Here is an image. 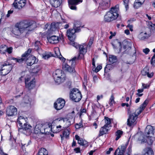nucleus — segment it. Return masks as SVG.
<instances>
[{
  "label": "nucleus",
  "mask_w": 155,
  "mask_h": 155,
  "mask_svg": "<svg viewBox=\"0 0 155 155\" xmlns=\"http://www.w3.org/2000/svg\"><path fill=\"white\" fill-rule=\"evenodd\" d=\"M36 27L35 21L32 20H24L16 24L12 33L19 35L25 31H31Z\"/></svg>",
  "instance_id": "1"
},
{
  "label": "nucleus",
  "mask_w": 155,
  "mask_h": 155,
  "mask_svg": "<svg viewBox=\"0 0 155 155\" xmlns=\"http://www.w3.org/2000/svg\"><path fill=\"white\" fill-rule=\"evenodd\" d=\"M149 100H146L140 106V107L137 109L135 111H130L128 110V113L129 116L127 120V125L129 127L131 126L134 124L136 123V120L138 115L144 110L149 102Z\"/></svg>",
  "instance_id": "2"
},
{
  "label": "nucleus",
  "mask_w": 155,
  "mask_h": 155,
  "mask_svg": "<svg viewBox=\"0 0 155 155\" xmlns=\"http://www.w3.org/2000/svg\"><path fill=\"white\" fill-rule=\"evenodd\" d=\"M118 11L119 8L117 6L112 7L105 15L104 18V21L110 22L116 19L119 16Z\"/></svg>",
  "instance_id": "3"
},
{
  "label": "nucleus",
  "mask_w": 155,
  "mask_h": 155,
  "mask_svg": "<svg viewBox=\"0 0 155 155\" xmlns=\"http://www.w3.org/2000/svg\"><path fill=\"white\" fill-rule=\"evenodd\" d=\"M80 27L81 25L80 22L77 21L74 24L73 29H69L67 31V35L70 41V42L74 41H73L76 37L74 34L76 32H78L80 31Z\"/></svg>",
  "instance_id": "4"
},
{
  "label": "nucleus",
  "mask_w": 155,
  "mask_h": 155,
  "mask_svg": "<svg viewBox=\"0 0 155 155\" xmlns=\"http://www.w3.org/2000/svg\"><path fill=\"white\" fill-rule=\"evenodd\" d=\"M55 54H52L50 52H47L45 51H43L42 53H39L42 57L44 59H47L51 56H54L55 57L58 58L60 59L61 60L63 61H64L65 59L61 55L59 51V48H56L54 50Z\"/></svg>",
  "instance_id": "5"
},
{
  "label": "nucleus",
  "mask_w": 155,
  "mask_h": 155,
  "mask_svg": "<svg viewBox=\"0 0 155 155\" xmlns=\"http://www.w3.org/2000/svg\"><path fill=\"white\" fill-rule=\"evenodd\" d=\"M53 76L56 83L59 84L64 81L65 79V75L61 70L58 69L53 73Z\"/></svg>",
  "instance_id": "6"
},
{
  "label": "nucleus",
  "mask_w": 155,
  "mask_h": 155,
  "mask_svg": "<svg viewBox=\"0 0 155 155\" xmlns=\"http://www.w3.org/2000/svg\"><path fill=\"white\" fill-rule=\"evenodd\" d=\"M70 44L76 48H79V54L78 57L79 58H83L84 57V55L87 52V44L84 43L81 45H79L74 41L70 42Z\"/></svg>",
  "instance_id": "7"
},
{
  "label": "nucleus",
  "mask_w": 155,
  "mask_h": 155,
  "mask_svg": "<svg viewBox=\"0 0 155 155\" xmlns=\"http://www.w3.org/2000/svg\"><path fill=\"white\" fill-rule=\"evenodd\" d=\"M12 65L8 62H5L0 64V73L1 75H5L8 74L12 69Z\"/></svg>",
  "instance_id": "8"
},
{
  "label": "nucleus",
  "mask_w": 155,
  "mask_h": 155,
  "mask_svg": "<svg viewBox=\"0 0 155 155\" xmlns=\"http://www.w3.org/2000/svg\"><path fill=\"white\" fill-rule=\"evenodd\" d=\"M74 113V111L73 110L67 115V117H60L56 119L55 120L58 121L62 120L64 122H66L67 127H69L71 124V122H73L74 121L73 118L75 115Z\"/></svg>",
  "instance_id": "9"
},
{
  "label": "nucleus",
  "mask_w": 155,
  "mask_h": 155,
  "mask_svg": "<svg viewBox=\"0 0 155 155\" xmlns=\"http://www.w3.org/2000/svg\"><path fill=\"white\" fill-rule=\"evenodd\" d=\"M70 98L75 102L79 101L82 98L81 92L76 88H74L70 94Z\"/></svg>",
  "instance_id": "10"
},
{
  "label": "nucleus",
  "mask_w": 155,
  "mask_h": 155,
  "mask_svg": "<svg viewBox=\"0 0 155 155\" xmlns=\"http://www.w3.org/2000/svg\"><path fill=\"white\" fill-rule=\"evenodd\" d=\"M31 50L30 49H29L24 54H22L21 58H11V60H15L16 62L19 63H21L23 62L26 61L27 60V57H28L31 53Z\"/></svg>",
  "instance_id": "11"
},
{
  "label": "nucleus",
  "mask_w": 155,
  "mask_h": 155,
  "mask_svg": "<svg viewBox=\"0 0 155 155\" xmlns=\"http://www.w3.org/2000/svg\"><path fill=\"white\" fill-rule=\"evenodd\" d=\"M120 48L119 49V51L118 52V53L122 51V49H123V52L126 51L125 49H130L131 48L132 45L131 43L127 41H123L121 44L120 42H118Z\"/></svg>",
  "instance_id": "12"
},
{
  "label": "nucleus",
  "mask_w": 155,
  "mask_h": 155,
  "mask_svg": "<svg viewBox=\"0 0 155 155\" xmlns=\"http://www.w3.org/2000/svg\"><path fill=\"white\" fill-rule=\"evenodd\" d=\"M65 104V101L61 98H58L54 104V107L57 110H60L62 109Z\"/></svg>",
  "instance_id": "13"
},
{
  "label": "nucleus",
  "mask_w": 155,
  "mask_h": 155,
  "mask_svg": "<svg viewBox=\"0 0 155 155\" xmlns=\"http://www.w3.org/2000/svg\"><path fill=\"white\" fill-rule=\"evenodd\" d=\"M75 64V63L74 62L71 63L72 67H71L68 64L64 63L62 65V69L65 71L68 72L70 73H74L75 72L74 67Z\"/></svg>",
  "instance_id": "14"
},
{
  "label": "nucleus",
  "mask_w": 155,
  "mask_h": 155,
  "mask_svg": "<svg viewBox=\"0 0 155 155\" xmlns=\"http://www.w3.org/2000/svg\"><path fill=\"white\" fill-rule=\"evenodd\" d=\"M26 0H15L13 5L15 8L21 9L25 5Z\"/></svg>",
  "instance_id": "15"
},
{
  "label": "nucleus",
  "mask_w": 155,
  "mask_h": 155,
  "mask_svg": "<svg viewBox=\"0 0 155 155\" xmlns=\"http://www.w3.org/2000/svg\"><path fill=\"white\" fill-rule=\"evenodd\" d=\"M6 113L9 116L15 115L17 113V109L14 106H9L6 109Z\"/></svg>",
  "instance_id": "16"
},
{
  "label": "nucleus",
  "mask_w": 155,
  "mask_h": 155,
  "mask_svg": "<svg viewBox=\"0 0 155 155\" xmlns=\"http://www.w3.org/2000/svg\"><path fill=\"white\" fill-rule=\"evenodd\" d=\"M82 2V1L81 0H68L69 7L71 10H76L77 7L76 5Z\"/></svg>",
  "instance_id": "17"
},
{
  "label": "nucleus",
  "mask_w": 155,
  "mask_h": 155,
  "mask_svg": "<svg viewBox=\"0 0 155 155\" xmlns=\"http://www.w3.org/2000/svg\"><path fill=\"white\" fill-rule=\"evenodd\" d=\"M154 127L151 126H147L145 129V135L147 137H151L154 134Z\"/></svg>",
  "instance_id": "18"
},
{
  "label": "nucleus",
  "mask_w": 155,
  "mask_h": 155,
  "mask_svg": "<svg viewBox=\"0 0 155 155\" xmlns=\"http://www.w3.org/2000/svg\"><path fill=\"white\" fill-rule=\"evenodd\" d=\"M30 77L28 76L27 78H25V83L26 88L29 89H31L35 87V81L32 80L29 82L30 80Z\"/></svg>",
  "instance_id": "19"
},
{
  "label": "nucleus",
  "mask_w": 155,
  "mask_h": 155,
  "mask_svg": "<svg viewBox=\"0 0 155 155\" xmlns=\"http://www.w3.org/2000/svg\"><path fill=\"white\" fill-rule=\"evenodd\" d=\"M110 5V0H101L99 4V7L103 9H106Z\"/></svg>",
  "instance_id": "20"
},
{
  "label": "nucleus",
  "mask_w": 155,
  "mask_h": 155,
  "mask_svg": "<svg viewBox=\"0 0 155 155\" xmlns=\"http://www.w3.org/2000/svg\"><path fill=\"white\" fill-rule=\"evenodd\" d=\"M127 147L126 145H122L120 148L119 147L116 150L114 155H123L125 153Z\"/></svg>",
  "instance_id": "21"
},
{
  "label": "nucleus",
  "mask_w": 155,
  "mask_h": 155,
  "mask_svg": "<svg viewBox=\"0 0 155 155\" xmlns=\"http://www.w3.org/2000/svg\"><path fill=\"white\" fill-rule=\"evenodd\" d=\"M75 139L78 140V143L81 145H82L85 147L88 146L87 142L85 140H83L82 139L80 138L77 135H76L75 136Z\"/></svg>",
  "instance_id": "22"
},
{
  "label": "nucleus",
  "mask_w": 155,
  "mask_h": 155,
  "mask_svg": "<svg viewBox=\"0 0 155 155\" xmlns=\"http://www.w3.org/2000/svg\"><path fill=\"white\" fill-rule=\"evenodd\" d=\"M47 39L48 41L52 44H56L59 41V38L58 36L55 35H53L51 37H48Z\"/></svg>",
  "instance_id": "23"
},
{
  "label": "nucleus",
  "mask_w": 155,
  "mask_h": 155,
  "mask_svg": "<svg viewBox=\"0 0 155 155\" xmlns=\"http://www.w3.org/2000/svg\"><path fill=\"white\" fill-rule=\"evenodd\" d=\"M141 74L143 76L147 75L149 78H151L153 75V73H151L150 74L149 73V69L148 67H146L141 71Z\"/></svg>",
  "instance_id": "24"
},
{
  "label": "nucleus",
  "mask_w": 155,
  "mask_h": 155,
  "mask_svg": "<svg viewBox=\"0 0 155 155\" xmlns=\"http://www.w3.org/2000/svg\"><path fill=\"white\" fill-rule=\"evenodd\" d=\"M52 6L55 8L60 6L62 2V0H49Z\"/></svg>",
  "instance_id": "25"
},
{
  "label": "nucleus",
  "mask_w": 155,
  "mask_h": 155,
  "mask_svg": "<svg viewBox=\"0 0 155 155\" xmlns=\"http://www.w3.org/2000/svg\"><path fill=\"white\" fill-rule=\"evenodd\" d=\"M28 119L26 117L25 118L22 116H19L17 120V121L19 125L21 127L23 125L27 123Z\"/></svg>",
  "instance_id": "26"
},
{
  "label": "nucleus",
  "mask_w": 155,
  "mask_h": 155,
  "mask_svg": "<svg viewBox=\"0 0 155 155\" xmlns=\"http://www.w3.org/2000/svg\"><path fill=\"white\" fill-rule=\"evenodd\" d=\"M21 127L24 130L26 131L28 134H30L32 132L31 130L32 127L27 123L23 125Z\"/></svg>",
  "instance_id": "27"
},
{
  "label": "nucleus",
  "mask_w": 155,
  "mask_h": 155,
  "mask_svg": "<svg viewBox=\"0 0 155 155\" xmlns=\"http://www.w3.org/2000/svg\"><path fill=\"white\" fill-rule=\"evenodd\" d=\"M61 126L59 125L58 126H57L56 127V129L55 130H54V128L52 129L51 127L50 128V126H49L48 128H46L45 129V132H48L47 130L49 129V132L51 131V132H53L54 133H57L61 131Z\"/></svg>",
  "instance_id": "28"
},
{
  "label": "nucleus",
  "mask_w": 155,
  "mask_h": 155,
  "mask_svg": "<svg viewBox=\"0 0 155 155\" xmlns=\"http://www.w3.org/2000/svg\"><path fill=\"white\" fill-rule=\"evenodd\" d=\"M149 37L148 34L146 32H140L138 36V38L140 40H144L148 39Z\"/></svg>",
  "instance_id": "29"
},
{
  "label": "nucleus",
  "mask_w": 155,
  "mask_h": 155,
  "mask_svg": "<svg viewBox=\"0 0 155 155\" xmlns=\"http://www.w3.org/2000/svg\"><path fill=\"white\" fill-rule=\"evenodd\" d=\"M109 128L106 126H105L104 125L100 129L99 136H101L106 134Z\"/></svg>",
  "instance_id": "30"
},
{
  "label": "nucleus",
  "mask_w": 155,
  "mask_h": 155,
  "mask_svg": "<svg viewBox=\"0 0 155 155\" xmlns=\"http://www.w3.org/2000/svg\"><path fill=\"white\" fill-rule=\"evenodd\" d=\"M144 153L143 155H153L154 153L153 150L150 147H147L144 150Z\"/></svg>",
  "instance_id": "31"
},
{
  "label": "nucleus",
  "mask_w": 155,
  "mask_h": 155,
  "mask_svg": "<svg viewBox=\"0 0 155 155\" xmlns=\"http://www.w3.org/2000/svg\"><path fill=\"white\" fill-rule=\"evenodd\" d=\"M35 57L31 56L29 57V58H27V64L29 66H31L35 63Z\"/></svg>",
  "instance_id": "32"
},
{
  "label": "nucleus",
  "mask_w": 155,
  "mask_h": 155,
  "mask_svg": "<svg viewBox=\"0 0 155 155\" xmlns=\"http://www.w3.org/2000/svg\"><path fill=\"white\" fill-rule=\"evenodd\" d=\"M41 125L40 124L36 125L34 130V133L35 134H38L39 133H42V132L41 131Z\"/></svg>",
  "instance_id": "33"
},
{
  "label": "nucleus",
  "mask_w": 155,
  "mask_h": 155,
  "mask_svg": "<svg viewBox=\"0 0 155 155\" xmlns=\"http://www.w3.org/2000/svg\"><path fill=\"white\" fill-rule=\"evenodd\" d=\"M69 134V131L68 130H65L63 132L62 134L60 135L61 140H63L64 137L66 138L68 137Z\"/></svg>",
  "instance_id": "34"
},
{
  "label": "nucleus",
  "mask_w": 155,
  "mask_h": 155,
  "mask_svg": "<svg viewBox=\"0 0 155 155\" xmlns=\"http://www.w3.org/2000/svg\"><path fill=\"white\" fill-rule=\"evenodd\" d=\"M48 151L44 148H41L39 150L37 155H48Z\"/></svg>",
  "instance_id": "35"
},
{
  "label": "nucleus",
  "mask_w": 155,
  "mask_h": 155,
  "mask_svg": "<svg viewBox=\"0 0 155 155\" xmlns=\"http://www.w3.org/2000/svg\"><path fill=\"white\" fill-rule=\"evenodd\" d=\"M117 61V58L116 56L113 55L110 56L109 58V61L110 64H113L116 62Z\"/></svg>",
  "instance_id": "36"
},
{
  "label": "nucleus",
  "mask_w": 155,
  "mask_h": 155,
  "mask_svg": "<svg viewBox=\"0 0 155 155\" xmlns=\"http://www.w3.org/2000/svg\"><path fill=\"white\" fill-rule=\"evenodd\" d=\"M31 101V99L28 95H26L24 97L23 102L25 104H29Z\"/></svg>",
  "instance_id": "37"
},
{
  "label": "nucleus",
  "mask_w": 155,
  "mask_h": 155,
  "mask_svg": "<svg viewBox=\"0 0 155 155\" xmlns=\"http://www.w3.org/2000/svg\"><path fill=\"white\" fill-rule=\"evenodd\" d=\"M104 121L105 123V126H106L109 127L110 126L111 121L110 118L107 117H105Z\"/></svg>",
  "instance_id": "38"
},
{
  "label": "nucleus",
  "mask_w": 155,
  "mask_h": 155,
  "mask_svg": "<svg viewBox=\"0 0 155 155\" xmlns=\"http://www.w3.org/2000/svg\"><path fill=\"white\" fill-rule=\"evenodd\" d=\"M7 47L5 45H2L0 47V52L5 54L6 51Z\"/></svg>",
  "instance_id": "39"
},
{
  "label": "nucleus",
  "mask_w": 155,
  "mask_h": 155,
  "mask_svg": "<svg viewBox=\"0 0 155 155\" xmlns=\"http://www.w3.org/2000/svg\"><path fill=\"white\" fill-rule=\"evenodd\" d=\"M113 66L111 64H107L106 66L104 69L105 72H108L109 71L112 69Z\"/></svg>",
  "instance_id": "40"
},
{
  "label": "nucleus",
  "mask_w": 155,
  "mask_h": 155,
  "mask_svg": "<svg viewBox=\"0 0 155 155\" xmlns=\"http://www.w3.org/2000/svg\"><path fill=\"white\" fill-rule=\"evenodd\" d=\"M122 133L123 132L122 131L120 130H117L116 133V136L117 137L115 139L116 140H118L120 138Z\"/></svg>",
  "instance_id": "41"
},
{
  "label": "nucleus",
  "mask_w": 155,
  "mask_h": 155,
  "mask_svg": "<svg viewBox=\"0 0 155 155\" xmlns=\"http://www.w3.org/2000/svg\"><path fill=\"white\" fill-rule=\"evenodd\" d=\"M41 45L40 41H36L34 44L35 49L36 50H39L40 48Z\"/></svg>",
  "instance_id": "42"
},
{
  "label": "nucleus",
  "mask_w": 155,
  "mask_h": 155,
  "mask_svg": "<svg viewBox=\"0 0 155 155\" xmlns=\"http://www.w3.org/2000/svg\"><path fill=\"white\" fill-rule=\"evenodd\" d=\"M142 4H143L140 3V2H136V0H135L134 4V7L135 8L137 9L140 7Z\"/></svg>",
  "instance_id": "43"
},
{
  "label": "nucleus",
  "mask_w": 155,
  "mask_h": 155,
  "mask_svg": "<svg viewBox=\"0 0 155 155\" xmlns=\"http://www.w3.org/2000/svg\"><path fill=\"white\" fill-rule=\"evenodd\" d=\"M153 51L155 52V54L153 56L151 60V64L153 66H155V48L153 50Z\"/></svg>",
  "instance_id": "44"
},
{
  "label": "nucleus",
  "mask_w": 155,
  "mask_h": 155,
  "mask_svg": "<svg viewBox=\"0 0 155 155\" xmlns=\"http://www.w3.org/2000/svg\"><path fill=\"white\" fill-rule=\"evenodd\" d=\"M138 140L139 141H141L142 143L145 142H146V140L143 137V136L142 134H141L140 136L138 138Z\"/></svg>",
  "instance_id": "45"
},
{
  "label": "nucleus",
  "mask_w": 155,
  "mask_h": 155,
  "mask_svg": "<svg viewBox=\"0 0 155 155\" xmlns=\"http://www.w3.org/2000/svg\"><path fill=\"white\" fill-rule=\"evenodd\" d=\"M115 101H114V96L112 95L110 97V101L109 104L110 106H113V104H114Z\"/></svg>",
  "instance_id": "46"
},
{
  "label": "nucleus",
  "mask_w": 155,
  "mask_h": 155,
  "mask_svg": "<svg viewBox=\"0 0 155 155\" xmlns=\"http://www.w3.org/2000/svg\"><path fill=\"white\" fill-rule=\"evenodd\" d=\"M124 5L125 6V8H126V10L128 8V2L129 1L128 0H124Z\"/></svg>",
  "instance_id": "47"
},
{
  "label": "nucleus",
  "mask_w": 155,
  "mask_h": 155,
  "mask_svg": "<svg viewBox=\"0 0 155 155\" xmlns=\"http://www.w3.org/2000/svg\"><path fill=\"white\" fill-rule=\"evenodd\" d=\"M78 56L77 57H74L73 58H72L71 60H70L69 61L70 62H71V63H73L74 62L75 63V61L76 59H81L82 58H78Z\"/></svg>",
  "instance_id": "48"
},
{
  "label": "nucleus",
  "mask_w": 155,
  "mask_h": 155,
  "mask_svg": "<svg viewBox=\"0 0 155 155\" xmlns=\"http://www.w3.org/2000/svg\"><path fill=\"white\" fill-rule=\"evenodd\" d=\"M102 68L101 65H98L97 66L96 68L95 69L94 71L95 72H98Z\"/></svg>",
  "instance_id": "49"
},
{
  "label": "nucleus",
  "mask_w": 155,
  "mask_h": 155,
  "mask_svg": "<svg viewBox=\"0 0 155 155\" xmlns=\"http://www.w3.org/2000/svg\"><path fill=\"white\" fill-rule=\"evenodd\" d=\"M12 50V48L10 47L9 48H7V47L6 51H7L9 54H11Z\"/></svg>",
  "instance_id": "50"
},
{
  "label": "nucleus",
  "mask_w": 155,
  "mask_h": 155,
  "mask_svg": "<svg viewBox=\"0 0 155 155\" xmlns=\"http://www.w3.org/2000/svg\"><path fill=\"white\" fill-rule=\"evenodd\" d=\"M142 86L143 87V88L144 89L147 88L149 87L150 85L147 84H144V83H142Z\"/></svg>",
  "instance_id": "51"
},
{
  "label": "nucleus",
  "mask_w": 155,
  "mask_h": 155,
  "mask_svg": "<svg viewBox=\"0 0 155 155\" xmlns=\"http://www.w3.org/2000/svg\"><path fill=\"white\" fill-rule=\"evenodd\" d=\"M128 151L127 153H126L125 155H130V154L131 151V147L130 146L128 148Z\"/></svg>",
  "instance_id": "52"
},
{
  "label": "nucleus",
  "mask_w": 155,
  "mask_h": 155,
  "mask_svg": "<svg viewBox=\"0 0 155 155\" xmlns=\"http://www.w3.org/2000/svg\"><path fill=\"white\" fill-rule=\"evenodd\" d=\"M150 51V50L149 48H146L143 50V52L146 54H147Z\"/></svg>",
  "instance_id": "53"
},
{
  "label": "nucleus",
  "mask_w": 155,
  "mask_h": 155,
  "mask_svg": "<svg viewBox=\"0 0 155 155\" xmlns=\"http://www.w3.org/2000/svg\"><path fill=\"white\" fill-rule=\"evenodd\" d=\"M80 116H81L82 115L83 113H85L86 112V110L84 108L82 109H81L80 110Z\"/></svg>",
  "instance_id": "54"
},
{
  "label": "nucleus",
  "mask_w": 155,
  "mask_h": 155,
  "mask_svg": "<svg viewBox=\"0 0 155 155\" xmlns=\"http://www.w3.org/2000/svg\"><path fill=\"white\" fill-rule=\"evenodd\" d=\"M74 150L77 153L80 152V148L79 147H77L74 149Z\"/></svg>",
  "instance_id": "55"
},
{
  "label": "nucleus",
  "mask_w": 155,
  "mask_h": 155,
  "mask_svg": "<svg viewBox=\"0 0 155 155\" xmlns=\"http://www.w3.org/2000/svg\"><path fill=\"white\" fill-rule=\"evenodd\" d=\"M13 12V10H9L8 11V14H7L6 16L7 17H8L10 16V14H12Z\"/></svg>",
  "instance_id": "56"
},
{
  "label": "nucleus",
  "mask_w": 155,
  "mask_h": 155,
  "mask_svg": "<svg viewBox=\"0 0 155 155\" xmlns=\"http://www.w3.org/2000/svg\"><path fill=\"white\" fill-rule=\"evenodd\" d=\"M113 150V149L112 147H110L109 149L106 152V153L107 154H110V153L111 151Z\"/></svg>",
  "instance_id": "57"
},
{
  "label": "nucleus",
  "mask_w": 155,
  "mask_h": 155,
  "mask_svg": "<svg viewBox=\"0 0 155 155\" xmlns=\"http://www.w3.org/2000/svg\"><path fill=\"white\" fill-rule=\"evenodd\" d=\"M127 27L129 28V29L131 31H133V26L132 25H130V24H128L127 25Z\"/></svg>",
  "instance_id": "58"
},
{
  "label": "nucleus",
  "mask_w": 155,
  "mask_h": 155,
  "mask_svg": "<svg viewBox=\"0 0 155 155\" xmlns=\"http://www.w3.org/2000/svg\"><path fill=\"white\" fill-rule=\"evenodd\" d=\"M93 39L92 38L91 39H90V41H89V42L88 43V45L89 47L91 46V45H92L93 42Z\"/></svg>",
  "instance_id": "59"
},
{
  "label": "nucleus",
  "mask_w": 155,
  "mask_h": 155,
  "mask_svg": "<svg viewBox=\"0 0 155 155\" xmlns=\"http://www.w3.org/2000/svg\"><path fill=\"white\" fill-rule=\"evenodd\" d=\"M144 89L142 88L140 89H139L137 90L138 93H141L143 92Z\"/></svg>",
  "instance_id": "60"
},
{
  "label": "nucleus",
  "mask_w": 155,
  "mask_h": 155,
  "mask_svg": "<svg viewBox=\"0 0 155 155\" xmlns=\"http://www.w3.org/2000/svg\"><path fill=\"white\" fill-rule=\"evenodd\" d=\"M121 105L122 107H124L125 106H126L127 107H128L129 106V105L128 103H122L121 104Z\"/></svg>",
  "instance_id": "61"
},
{
  "label": "nucleus",
  "mask_w": 155,
  "mask_h": 155,
  "mask_svg": "<svg viewBox=\"0 0 155 155\" xmlns=\"http://www.w3.org/2000/svg\"><path fill=\"white\" fill-rule=\"evenodd\" d=\"M54 28V25L53 24H51L50 25V29L52 31H53V28Z\"/></svg>",
  "instance_id": "62"
},
{
  "label": "nucleus",
  "mask_w": 155,
  "mask_h": 155,
  "mask_svg": "<svg viewBox=\"0 0 155 155\" xmlns=\"http://www.w3.org/2000/svg\"><path fill=\"white\" fill-rule=\"evenodd\" d=\"M103 97V96L102 95H101V96L98 95L97 97V101L100 100L101 98H102Z\"/></svg>",
  "instance_id": "63"
},
{
  "label": "nucleus",
  "mask_w": 155,
  "mask_h": 155,
  "mask_svg": "<svg viewBox=\"0 0 155 155\" xmlns=\"http://www.w3.org/2000/svg\"><path fill=\"white\" fill-rule=\"evenodd\" d=\"M125 33L127 35H128L130 34V31L129 30L126 29L125 31Z\"/></svg>",
  "instance_id": "64"
}]
</instances>
